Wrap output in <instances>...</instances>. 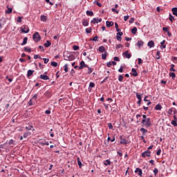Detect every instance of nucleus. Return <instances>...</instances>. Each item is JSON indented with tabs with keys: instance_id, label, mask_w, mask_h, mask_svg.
<instances>
[{
	"instance_id": "54",
	"label": "nucleus",
	"mask_w": 177,
	"mask_h": 177,
	"mask_svg": "<svg viewBox=\"0 0 177 177\" xmlns=\"http://www.w3.org/2000/svg\"><path fill=\"white\" fill-rule=\"evenodd\" d=\"M108 127L109 129H113V124L111 123H108Z\"/></svg>"
},
{
	"instance_id": "10",
	"label": "nucleus",
	"mask_w": 177,
	"mask_h": 177,
	"mask_svg": "<svg viewBox=\"0 0 177 177\" xmlns=\"http://www.w3.org/2000/svg\"><path fill=\"white\" fill-rule=\"evenodd\" d=\"M87 66H88V65L85 64V62L82 61L80 62V66L78 67V68L80 70H82V68H84V67H87Z\"/></svg>"
},
{
	"instance_id": "8",
	"label": "nucleus",
	"mask_w": 177,
	"mask_h": 177,
	"mask_svg": "<svg viewBox=\"0 0 177 177\" xmlns=\"http://www.w3.org/2000/svg\"><path fill=\"white\" fill-rule=\"evenodd\" d=\"M150 154H151V152L150 151H145L142 153V157L144 158L146 157H150Z\"/></svg>"
},
{
	"instance_id": "7",
	"label": "nucleus",
	"mask_w": 177,
	"mask_h": 177,
	"mask_svg": "<svg viewBox=\"0 0 177 177\" xmlns=\"http://www.w3.org/2000/svg\"><path fill=\"white\" fill-rule=\"evenodd\" d=\"M122 55L124 56V57H126L127 59H131L132 56V55L129 53V50H126L124 53H123Z\"/></svg>"
},
{
	"instance_id": "5",
	"label": "nucleus",
	"mask_w": 177,
	"mask_h": 177,
	"mask_svg": "<svg viewBox=\"0 0 177 177\" xmlns=\"http://www.w3.org/2000/svg\"><path fill=\"white\" fill-rule=\"evenodd\" d=\"M38 143L41 146H49V142L45 140V139H39Z\"/></svg>"
},
{
	"instance_id": "30",
	"label": "nucleus",
	"mask_w": 177,
	"mask_h": 177,
	"mask_svg": "<svg viewBox=\"0 0 177 177\" xmlns=\"http://www.w3.org/2000/svg\"><path fill=\"white\" fill-rule=\"evenodd\" d=\"M34 71L29 70L28 71L27 77H31V75L33 74Z\"/></svg>"
},
{
	"instance_id": "32",
	"label": "nucleus",
	"mask_w": 177,
	"mask_h": 177,
	"mask_svg": "<svg viewBox=\"0 0 177 177\" xmlns=\"http://www.w3.org/2000/svg\"><path fill=\"white\" fill-rule=\"evenodd\" d=\"M169 77L172 78V80H175V77H176V75H175V73H170Z\"/></svg>"
},
{
	"instance_id": "27",
	"label": "nucleus",
	"mask_w": 177,
	"mask_h": 177,
	"mask_svg": "<svg viewBox=\"0 0 177 177\" xmlns=\"http://www.w3.org/2000/svg\"><path fill=\"white\" fill-rule=\"evenodd\" d=\"M104 164L107 167V165H110L111 164V162L110 161V160H106L105 161H104Z\"/></svg>"
},
{
	"instance_id": "48",
	"label": "nucleus",
	"mask_w": 177,
	"mask_h": 177,
	"mask_svg": "<svg viewBox=\"0 0 177 177\" xmlns=\"http://www.w3.org/2000/svg\"><path fill=\"white\" fill-rule=\"evenodd\" d=\"M37 97H38V95H35L31 100H33L34 102H37Z\"/></svg>"
},
{
	"instance_id": "39",
	"label": "nucleus",
	"mask_w": 177,
	"mask_h": 177,
	"mask_svg": "<svg viewBox=\"0 0 177 177\" xmlns=\"http://www.w3.org/2000/svg\"><path fill=\"white\" fill-rule=\"evenodd\" d=\"M86 15L87 16H93V12L92 11L87 10Z\"/></svg>"
},
{
	"instance_id": "58",
	"label": "nucleus",
	"mask_w": 177,
	"mask_h": 177,
	"mask_svg": "<svg viewBox=\"0 0 177 177\" xmlns=\"http://www.w3.org/2000/svg\"><path fill=\"white\" fill-rule=\"evenodd\" d=\"M156 154H157V156H160V154H161V149H159L157 151Z\"/></svg>"
},
{
	"instance_id": "20",
	"label": "nucleus",
	"mask_w": 177,
	"mask_h": 177,
	"mask_svg": "<svg viewBox=\"0 0 177 177\" xmlns=\"http://www.w3.org/2000/svg\"><path fill=\"white\" fill-rule=\"evenodd\" d=\"M148 46L150 48H154V41H149L147 44Z\"/></svg>"
},
{
	"instance_id": "19",
	"label": "nucleus",
	"mask_w": 177,
	"mask_h": 177,
	"mask_svg": "<svg viewBox=\"0 0 177 177\" xmlns=\"http://www.w3.org/2000/svg\"><path fill=\"white\" fill-rule=\"evenodd\" d=\"M98 50L99 52H100V53H102V52H104L106 50V48H104V46H101L99 47Z\"/></svg>"
},
{
	"instance_id": "56",
	"label": "nucleus",
	"mask_w": 177,
	"mask_h": 177,
	"mask_svg": "<svg viewBox=\"0 0 177 177\" xmlns=\"http://www.w3.org/2000/svg\"><path fill=\"white\" fill-rule=\"evenodd\" d=\"M113 60H115V62H120V58L118 57H115Z\"/></svg>"
},
{
	"instance_id": "4",
	"label": "nucleus",
	"mask_w": 177,
	"mask_h": 177,
	"mask_svg": "<svg viewBox=\"0 0 177 177\" xmlns=\"http://www.w3.org/2000/svg\"><path fill=\"white\" fill-rule=\"evenodd\" d=\"M21 32H24V34H28L30 32V28H28V26H23L21 27Z\"/></svg>"
},
{
	"instance_id": "43",
	"label": "nucleus",
	"mask_w": 177,
	"mask_h": 177,
	"mask_svg": "<svg viewBox=\"0 0 177 177\" xmlns=\"http://www.w3.org/2000/svg\"><path fill=\"white\" fill-rule=\"evenodd\" d=\"M174 111V109L173 108H171L169 109L168 111H167V114H172V112Z\"/></svg>"
},
{
	"instance_id": "11",
	"label": "nucleus",
	"mask_w": 177,
	"mask_h": 177,
	"mask_svg": "<svg viewBox=\"0 0 177 177\" xmlns=\"http://www.w3.org/2000/svg\"><path fill=\"white\" fill-rule=\"evenodd\" d=\"M102 21V18H100V19H96V18H94L93 19V20L91 21V23H93V24H96V23H100Z\"/></svg>"
},
{
	"instance_id": "45",
	"label": "nucleus",
	"mask_w": 177,
	"mask_h": 177,
	"mask_svg": "<svg viewBox=\"0 0 177 177\" xmlns=\"http://www.w3.org/2000/svg\"><path fill=\"white\" fill-rule=\"evenodd\" d=\"M121 48H122V44H117L115 46V49H120Z\"/></svg>"
},
{
	"instance_id": "23",
	"label": "nucleus",
	"mask_w": 177,
	"mask_h": 177,
	"mask_svg": "<svg viewBox=\"0 0 177 177\" xmlns=\"http://www.w3.org/2000/svg\"><path fill=\"white\" fill-rule=\"evenodd\" d=\"M27 41H28V37H24V41L21 44V45L22 46H24V45H26V44H27Z\"/></svg>"
},
{
	"instance_id": "25",
	"label": "nucleus",
	"mask_w": 177,
	"mask_h": 177,
	"mask_svg": "<svg viewBox=\"0 0 177 177\" xmlns=\"http://www.w3.org/2000/svg\"><path fill=\"white\" fill-rule=\"evenodd\" d=\"M107 51H105V53L102 54V60H106L107 59Z\"/></svg>"
},
{
	"instance_id": "26",
	"label": "nucleus",
	"mask_w": 177,
	"mask_h": 177,
	"mask_svg": "<svg viewBox=\"0 0 177 177\" xmlns=\"http://www.w3.org/2000/svg\"><path fill=\"white\" fill-rule=\"evenodd\" d=\"M162 109V106H161V105L159 104H156V106H155V110H159L160 111Z\"/></svg>"
},
{
	"instance_id": "46",
	"label": "nucleus",
	"mask_w": 177,
	"mask_h": 177,
	"mask_svg": "<svg viewBox=\"0 0 177 177\" xmlns=\"http://www.w3.org/2000/svg\"><path fill=\"white\" fill-rule=\"evenodd\" d=\"M160 51H157L156 53V55H157V57H156V59L157 60L160 59L161 58V57L160 56Z\"/></svg>"
},
{
	"instance_id": "41",
	"label": "nucleus",
	"mask_w": 177,
	"mask_h": 177,
	"mask_svg": "<svg viewBox=\"0 0 177 177\" xmlns=\"http://www.w3.org/2000/svg\"><path fill=\"white\" fill-rule=\"evenodd\" d=\"M122 80H124V76L120 75L118 77V81H120V82H122Z\"/></svg>"
},
{
	"instance_id": "17",
	"label": "nucleus",
	"mask_w": 177,
	"mask_h": 177,
	"mask_svg": "<svg viewBox=\"0 0 177 177\" xmlns=\"http://www.w3.org/2000/svg\"><path fill=\"white\" fill-rule=\"evenodd\" d=\"M140 131L141 132H142L143 136H146V133H147V132H148L147 129H145V128H141V129H140Z\"/></svg>"
},
{
	"instance_id": "2",
	"label": "nucleus",
	"mask_w": 177,
	"mask_h": 177,
	"mask_svg": "<svg viewBox=\"0 0 177 177\" xmlns=\"http://www.w3.org/2000/svg\"><path fill=\"white\" fill-rule=\"evenodd\" d=\"M74 59H75V56H74V55H70L68 53L64 54V59L66 61L72 62Z\"/></svg>"
},
{
	"instance_id": "55",
	"label": "nucleus",
	"mask_w": 177,
	"mask_h": 177,
	"mask_svg": "<svg viewBox=\"0 0 177 177\" xmlns=\"http://www.w3.org/2000/svg\"><path fill=\"white\" fill-rule=\"evenodd\" d=\"M111 10H112V12H115V13H116L117 15H118V13L120 12L119 10H115V8H112Z\"/></svg>"
},
{
	"instance_id": "24",
	"label": "nucleus",
	"mask_w": 177,
	"mask_h": 177,
	"mask_svg": "<svg viewBox=\"0 0 177 177\" xmlns=\"http://www.w3.org/2000/svg\"><path fill=\"white\" fill-rule=\"evenodd\" d=\"M52 45V43H50V41H47L45 44H44V47L45 48H49V46H50Z\"/></svg>"
},
{
	"instance_id": "12",
	"label": "nucleus",
	"mask_w": 177,
	"mask_h": 177,
	"mask_svg": "<svg viewBox=\"0 0 177 177\" xmlns=\"http://www.w3.org/2000/svg\"><path fill=\"white\" fill-rule=\"evenodd\" d=\"M116 65H117V62H115V61L109 62H107L106 64L107 67H111V66H116Z\"/></svg>"
},
{
	"instance_id": "13",
	"label": "nucleus",
	"mask_w": 177,
	"mask_h": 177,
	"mask_svg": "<svg viewBox=\"0 0 177 177\" xmlns=\"http://www.w3.org/2000/svg\"><path fill=\"white\" fill-rule=\"evenodd\" d=\"M82 25L84 27H88V26H89V20L88 19H83L82 21Z\"/></svg>"
},
{
	"instance_id": "62",
	"label": "nucleus",
	"mask_w": 177,
	"mask_h": 177,
	"mask_svg": "<svg viewBox=\"0 0 177 177\" xmlns=\"http://www.w3.org/2000/svg\"><path fill=\"white\" fill-rule=\"evenodd\" d=\"M128 19H129V16H124V21H127L128 20Z\"/></svg>"
},
{
	"instance_id": "18",
	"label": "nucleus",
	"mask_w": 177,
	"mask_h": 177,
	"mask_svg": "<svg viewBox=\"0 0 177 177\" xmlns=\"http://www.w3.org/2000/svg\"><path fill=\"white\" fill-rule=\"evenodd\" d=\"M131 71H132V75L133 77H138V72L136 71V69L135 68H132L131 69Z\"/></svg>"
},
{
	"instance_id": "3",
	"label": "nucleus",
	"mask_w": 177,
	"mask_h": 177,
	"mask_svg": "<svg viewBox=\"0 0 177 177\" xmlns=\"http://www.w3.org/2000/svg\"><path fill=\"white\" fill-rule=\"evenodd\" d=\"M33 40L35 42H38V41H41V35H39V33L36 32L32 35Z\"/></svg>"
},
{
	"instance_id": "53",
	"label": "nucleus",
	"mask_w": 177,
	"mask_h": 177,
	"mask_svg": "<svg viewBox=\"0 0 177 177\" xmlns=\"http://www.w3.org/2000/svg\"><path fill=\"white\" fill-rule=\"evenodd\" d=\"M153 173L155 174V175H157V174H158V169L157 168H155L153 170Z\"/></svg>"
},
{
	"instance_id": "9",
	"label": "nucleus",
	"mask_w": 177,
	"mask_h": 177,
	"mask_svg": "<svg viewBox=\"0 0 177 177\" xmlns=\"http://www.w3.org/2000/svg\"><path fill=\"white\" fill-rule=\"evenodd\" d=\"M136 174H138V176H142L143 172L142 171V169L136 168L135 170Z\"/></svg>"
},
{
	"instance_id": "1",
	"label": "nucleus",
	"mask_w": 177,
	"mask_h": 177,
	"mask_svg": "<svg viewBox=\"0 0 177 177\" xmlns=\"http://www.w3.org/2000/svg\"><path fill=\"white\" fill-rule=\"evenodd\" d=\"M142 127H146V128H149V127H151V121L150 120V118H147V115H142Z\"/></svg>"
},
{
	"instance_id": "6",
	"label": "nucleus",
	"mask_w": 177,
	"mask_h": 177,
	"mask_svg": "<svg viewBox=\"0 0 177 177\" xmlns=\"http://www.w3.org/2000/svg\"><path fill=\"white\" fill-rule=\"evenodd\" d=\"M120 139L121 140H120V143L121 145H128V143H131V142L127 140V139L125 138H123L122 136H120Z\"/></svg>"
},
{
	"instance_id": "16",
	"label": "nucleus",
	"mask_w": 177,
	"mask_h": 177,
	"mask_svg": "<svg viewBox=\"0 0 177 177\" xmlns=\"http://www.w3.org/2000/svg\"><path fill=\"white\" fill-rule=\"evenodd\" d=\"M40 79L41 80H44L45 81H46L47 80H49V77L46 75H40Z\"/></svg>"
},
{
	"instance_id": "29",
	"label": "nucleus",
	"mask_w": 177,
	"mask_h": 177,
	"mask_svg": "<svg viewBox=\"0 0 177 177\" xmlns=\"http://www.w3.org/2000/svg\"><path fill=\"white\" fill-rule=\"evenodd\" d=\"M132 34H136L138 32V28L136 27H134L131 29Z\"/></svg>"
},
{
	"instance_id": "47",
	"label": "nucleus",
	"mask_w": 177,
	"mask_h": 177,
	"mask_svg": "<svg viewBox=\"0 0 177 177\" xmlns=\"http://www.w3.org/2000/svg\"><path fill=\"white\" fill-rule=\"evenodd\" d=\"M14 144H15V141L12 139L9 140L8 145H10V146H12V145H14Z\"/></svg>"
},
{
	"instance_id": "51",
	"label": "nucleus",
	"mask_w": 177,
	"mask_h": 177,
	"mask_svg": "<svg viewBox=\"0 0 177 177\" xmlns=\"http://www.w3.org/2000/svg\"><path fill=\"white\" fill-rule=\"evenodd\" d=\"M43 60L45 64H48V62H49V59H46V58H43Z\"/></svg>"
},
{
	"instance_id": "52",
	"label": "nucleus",
	"mask_w": 177,
	"mask_h": 177,
	"mask_svg": "<svg viewBox=\"0 0 177 177\" xmlns=\"http://www.w3.org/2000/svg\"><path fill=\"white\" fill-rule=\"evenodd\" d=\"M174 16H172L171 15H169V21H174Z\"/></svg>"
},
{
	"instance_id": "50",
	"label": "nucleus",
	"mask_w": 177,
	"mask_h": 177,
	"mask_svg": "<svg viewBox=\"0 0 177 177\" xmlns=\"http://www.w3.org/2000/svg\"><path fill=\"white\" fill-rule=\"evenodd\" d=\"M80 49V46H73V50H78Z\"/></svg>"
},
{
	"instance_id": "35",
	"label": "nucleus",
	"mask_w": 177,
	"mask_h": 177,
	"mask_svg": "<svg viewBox=\"0 0 177 177\" xmlns=\"http://www.w3.org/2000/svg\"><path fill=\"white\" fill-rule=\"evenodd\" d=\"M174 67H175V65L171 64V68H170V71H173V73H175V71H176V70L175 68H174Z\"/></svg>"
},
{
	"instance_id": "60",
	"label": "nucleus",
	"mask_w": 177,
	"mask_h": 177,
	"mask_svg": "<svg viewBox=\"0 0 177 177\" xmlns=\"http://www.w3.org/2000/svg\"><path fill=\"white\" fill-rule=\"evenodd\" d=\"M17 23H21V17H19L18 18H17Z\"/></svg>"
},
{
	"instance_id": "22",
	"label": "nucleus",
	"mask_w": 177,
	"mask_h": 177,
	"mask_svg": "<svg viewBox=\"0 0 177 177\" xmlns=\"http://www.w3.org/2000/svg\"><path fill=\"white\" fill-rule=\"evenodd\" d=\"M7 8H8V10H6V13H7V15L12 13V9L11 8H9V6H7Z\"/></svg>"
},
{
	"instance_id": "40",
	"label": "nucleus",
	"mask_w": 177,
	"mask_h": 177,
	"mask_svg": "<svg viewBox=\"0 0 177 177\" xmlns=\"http://www.w3.org/2000/svg\"><path fill=\"white\" fill-rule=\"evenodd\" d=\"M64 67L65 73H67L68 71V64H65Z\"/></svg>"
},
{
	"instance_id": "59",
	"label": "nucleus",
	"mask_w": 177,
	"mask_h": 177,
	"mask_svg": "<svg viewBox=\"0 0 177 177\" xmlns=\"http://www.w3.org/2000/svg\"><path fill=\"white\" fill-rule=\"evenodd\" d=\"M134 21H135V19H133V18H131L130 20H129V23L131 24H132V23H133Z\"/></svg>"
},
{
	"instance_id": "38",
	"label": "nucleus",
	"mask_w": 177,
	"mask_h": 177,
	"mask_svg": "<svg viewBox=\"0 0 177 177\" xmlns=\"http://www.w3.org/2000/svg\"><path fill=\"white\" fill-rule=\"evenodd\" d=\"M30 135H31V133H30V132H26V133H24V138H27V137H28V136H30Z\"/></svg>"
},
{
	"instance_id": "36",
	"label": "nucleus",
	"mask_w": 177,
	"mask_h": 177,
	"mask_svg": "<svg viewBox=\"0 0 177 177\" xmlns=\"http://www.w3.org/2000/svg\"><path fill=\"white\" fill-rule=\"evenodd\" d=\"M87 68H88V74H91V73H93V69L92 68H91V67H89V66H87Z\"/></svg>"
},
{
	"instance_id": "33",
	"label": "nucleus",
	"mask_w": 177,
	"mask_h": 177,
	"mask_svg": "<svg viewBox=\"0 0 177 177\" xmlns=\"http://www.w3.org/2000/svg\"><path fill=\"white\" fill-rule=\"evenodd\" d=\"M40 19L41 21H46L47 20L46 16L45 15H41Z\"/></svg>"
},
{
	"instance_id": "15",
	"label": "nucleus",
	"mask_w": 177,
	"mask_h": 177,
	"mask_svg": "<svg viewBox=\"0 0 177 177\" xmlns=\"http://www.w3.org/2000/svg\"><path fill=\"white\" fill-rule=\"evenodd\" d=\"M106 27H113L114 26V22L113 21H106Z\"/></svg>"
},
{
	"instance_id": "14",
	"label": "nucleus",
	"mask_w": 177,
	"mask_h": 177,
	"mask_svg": "<svg viewBox=\"0 0 177 177\" xmlns=\"http://www.w3.org/2000/svg\"><path fill=\"white\" fill-rule=\"evenodd\" d=\"M144 44H145V42L142 40H139L137 42V46H138V48L143 46Z\"/></svg>"
},
{
	"instance_id": "42",
	"label": "nucleus",
	"mask_w": 177,
	"mask_h": 177,
	"mask_svg": "<svg viewBox=\"0 0 177 177\" xmlns=\"http://www.w3.org/2000/svg\"><path fill=\"white\" fill-rule=\"evenodd\" d=\"M51 66H53V67H57V62H51Z\"/></svg>"
},
{
	"instance_id": "49",
	"label": "nucleus",
	"mask_w": 177,
	"mask_h": 177,
	"mask_svg": "<svg viewBox=\"0 0 177 177\" xmlns=\"http://www.w3.org/2000/svg\"><path fill=\"white\" fill-rule=\"evenodd\" d=\"M24 50H26L27 52L31 53V48H28V47H24Z\"/></svg>"
},
{
	"instance_id": "28",
	"label": "nucleus",
	"mask_w": 177,
	"mask_h": 177,
	"mask_svg": "<svg viewBox=\"0 0 177 177\" xmlns=\"http://www.w3.org/2000/svg\"><path fill=\"white\" fill-rule=\"evenodd\" d=\"M171 10L173 12V15H174L175 16H177V8H173Z\"/></svg>"
},
{
	"instance_id": "61",
	"label": "nucleus",
	"mask_w": 177,
	"mask_h": 177,
	"mask_svg": "<svg viewBox=\"0 0 177 177\" xmlns=\"http://www.w3.org/2000/svg\"><path fill=\"white\" fill-rule=\"evenodd\" d=\"M34 59H41V56L38 55H35L34 56Z\"/></svg>"
},
{
	"instance_id": "63",
	"label": "nucleus",
	"mask_w": 177,
	"mask_h": 177,
	"mask_svg": "<svg viewBox=\"0 0 177 177\" xmlns=\"http://www.w3.org/2000/svg\"><path fill=\"white\" fill-rule=\"evenodd\" d=\"M162 30H163V31H166L167 32H168V28H167V27H163L162 28Z\"/></svg>"
},
{
	"instance_id": "57",
	"label": "nucleus",
	"mask_w": 177,
	"mask_h": 177,
	"mask_svg": "<svg viewBox=\"0 0 177 177\" xmlns=\"http://www.w3.org/2000/svg\"><path fill=\"white\" fill-rule=\"evenodd\" d=\"M138 64H142V63H143V61L142 60V59L138 58Z\"/></svg>"
},
{
	"instance_id": "64",
	"label": "nucleus",
	"mask_w": 177,
	"mask_h": 177,
	"mask_svg": "<svg viewBox=\"0 0 177 177\" xmlns=\"http://www.w3.org/2000/svg\"><path fill=\"white\" fill-rule=\"evenodd\" d=\"M116 38H117L118 41H121V36L117 35Z\"/></svg>"
},
{
	"instance_id": "31",
	"label": "nucleus",
	"mask_w": 177,
	"mask_h": 177,
	"mask_svg": "<svg viewBox=\"0 0 177 177\" xmlns=\"http://www.w3.org/2000/svg\"><path fill=\"white\" fill-rule=\"evenodd\" d=\"M77 165H79L80 168H81V167L82 166V162H81V160L80 159V158H77Z\"/></svg>"
},
{
	"instance_id": "44",
	"label": "nucleus",
	"mask_w": 177,
	"mask_h": 177,
	"mask_svg": "<svg viewBox=\"0 0 177 177\" xmlns=\"http://www.w3.org/2000/svg\"><path fill=\"white\" fill-rule=\"evenodd\" d=\"M176 120H172L171 124V125H174V127H177V123Z\"/></svg>"
},
{
	"instance_id": "21",
	"label": "nucleus",
	"mask_w": 177,
	"mask_h": 177,
	"mask_svg": "<svg viewBox=\"0 0 177 177\" xmlns=\"http://www.w3.org/2000/svg\"><path fill=\"white\" fill-rule=\"evenodd\" d=\"M95 88V83H93V82H90V84H89V88H88L89 92H91V91H92V88Z\"/></svg>"
},
{
	"instance_id": "37",
	"label": "nucleus",
	"mask_w": 177,
	"mask_h": 177,
	"mask_svg": "<svg viewBox=\"0 0 177 177\" xmlns=\"http://www.w3.org/2000/svg\"><path fill=\"white\" fill-rule=\"evenodd\" d=\"M136 97L138 100H142V95L139 93H136Z\"/></svg>"
},
{
	"instance_id": "34",
	"label": "nucleus",
	"mask_w": 177,
	"mask_h": 177,
	"mask_svg": "<svg viewBox=\"0 0 177 177\" xmlns=\"http://www.w3.org/2000/svg\"><path fill=\"white\" fill-rule=\"evenodd\" d=\"M86 32L87 34H91L92 32V28H86Z\"/></svg>"
}]
</instances>
